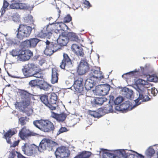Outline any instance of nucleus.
<instances>
[{"label":"nucleus","instance_id":"f257e3e1","mask_svg":"<svg viewBox=\"0 0 158 158\" xmlns=\"http://www.w3.org/2000/svg\"><path fill=\"white\" fill-rule=\"evenodd\" d=\"M19 93L22 100L20 102H16L15 104V106L16 109L26 113L28 116H29L33 112L32 108H28V107L31 104V98L33 95L26 90L21 89L19 90Z\"/></svg>","mask_w":158,"mask_h":158},{"label":"nucleus","instance_id":"f03ea898","mask_svg":"<svg viewBox=\"0 0 158 158\" xmlns=\"http://www.w3.org/2000/svg\"><path fill=\"white\" fill-rule=\"evenodd\" d=\"M136 83V90L137 91V94L139 95V97L135 101L136 105H139L141 103V102H139L140 100H141L142 102H146L150 99L148 95V93L147 87L145 86V85H148V82L143 79H139L137 80Z\"/></svg>","mask_w":158,"mask_h":158},{"label":"nucleus","instance_id":"7ed1b4c3","mask_svg":"<svg viewBox=\"0 0 158 158\" xmlns=\"http://www.w3.org/2000/svg\"><path fill=\"white\" fill-rule=\"evenodd\" d=\"M33 123L36 127L44 132L53 131L55 129L53 124L48 120H36Z\"/></svg>","mask_w":158,"mask_h":158},{"label":"nucleus","instance_id":"20e7f679","mask_svg":"<svg viewBox=\"0 0 158 158\" xmlns=\"http://www.w3.org/2000/svg\"><path fill=\"white\" fill-rule=\"evenodd\" d=\"M32 29L31 27L24 24H21L16 30V37L20 40L28 37L30 35Z\"/></svg>","mask_w":158,"mask_h":158},{"label":"nucleus","instance_id":"39448f33","mask_svg":"<svg viewBox=\"0 0 158 158\" xmlns=\"http://www.w3.org/2000/svg\"><path fill=\"white\" fill-rule=\"evenodd\" d=\"M55 142L48 139H44L40 143L39 146H37L38 150L42 152L44 150H46L49 151L52 149V147L54 146Z\"/></svg>","mask_w":158,"mask_h":158},{"label":"nucleus","instance_id":"423d86ee","mask_svg":"<svg viewBox=\"0 0 158 158\" xmlns=\"http://www.w3.org/2000/svg\"><path fill=\"white\" fill-rule=\"evenodd\" d=\"M70 153L68 148L62 146L57 148L55 154L56 158H69Z\"/></svg>","mask_w":158,"mask_h":158},{"label":"nucleus","instance_id":"0eeeda50","mask_svg":"<svg viewBox=\"0 0 158 158\" xmlns=\"http://www.w3.org/2000/svg\"><path fill=\"white\" fill-rule=\"evenodd\" d=\"M38 65L33 63L28 64L22 69L24 75L27 77H31L34 71L37 70Z\"/></svg>","mask_w":158,"mask_h":158},{"label":"nucleus","instance_id":"6e6552de","mask_svg":"<svg viewBox=\"0 0 158 158\" xmlns=\"http://www.w3.org/2000/svg\"><path fill=\"white\" fill-rule=\"evenodd\" d=\"M73 86L77 93H82L84 90L83 78L80 76H76L74 78Z\"/></svg>","mask_w":158,"mask_h":158},{"label":"nucleus","instance_id":"1a4fd4ad","mask_svg":"<svg viewBox=\"0 0 158 158\" xmlns=\"http://www.w3.org/2000/svg\"><path fill=\"white\" fill-rule=\"evenodd\" d=\"M73 66L72 61L67 54L64 53L63 54V58L60 63V68L62 69L67 70Z\"/></svg>","mask_w":158,"mask_h":158},{"label":"nucleus","instance_id":"9d476101","mask_svg":"<svg viewBox=\"0 0 158 158\" xmlns=\"http://www.w3.org/2000/svg\"><path fill=\"white\" fill-rule=\"evenodd\" d=\"M88 77L97 82L104 78V75L102 72L100 71V69L99 70H90L89 73Z\"/></svg>","mask_w":158,"mask_h":158},{"label":"nucleus","instance_id":"9b49d317","mask_svg":"<svg viewBox=\"0 0 158 158\" xmlns=\"http://www.w3.org/2000/svg\"><path fill=\"white\" fill-rule=\"evenodd\" d=\"M54 32V29L52 26L51 25H48L47 27H44L38 35L39 37L41 38L47 37L50 39Z\"/></svg>","mask_w":158,"mask_h":158},{"label":"nucleus","instance_id":"f8f14e48","mask_svg":"<svg viewBox=\"0 0 158 158\" xmlns=\"http://www.w3.org/2000/svg\"><path fill=\"white\" fill-rule=\"evenodd\" d=\"M33 56V53L30 50H20L19 52L18 59L22 61H25L30 59Z\"/></svg>","mask_w":158,"mask_h":158},{"label":"nucleus","instance_id":"ddd939ff","mask_svg":"<svg viewBox=\"0 0 158 158\" xmlns=\"http://www.w3.org/2000/svg\"><path fill=\"white\" fill-rule=\"evenodd\" d=\"M35 148L37 146L34 144L31 145L25 143L24 145L22 147V149L24 153L29 156H31L34 154L35 151Z\"/></svg>","mask_w":158,"mask_h":158},{"label":"nucleus","instance_id":"4468645a","mask_svg":"<svg viewBox=\"0 0 158 158\" xmlns=\"http://www.w3.org/2000/svg\"><path fill=\"white\" fill-rule=\"evenodd\" d=\"M58 102V97L55 93H53L50 94H49L48 103L49 106H48V107L50 110H56V107L54 105Z\"/></svg>","mask_w":158,"mask_h":158},{"label":"nucleus","instance_id":"2eb2a0df","mask_svg":"<svg viewBox=\"0 0 158 158\" xmlns=\"http://www.w3.org/2000/svg\"><path fill=\"white\" fill-rule=\"evenodd\" d=\"M110 89V86L108 84L98 85L96 88V92L99 95H107Z\"/></svg>","mask_w":158,"mask_h":158},{"label":"nucleus","instance_id":"dca6fc26","mask_svg":"<svg viewBox=\"0 0 158 158\" xmlns=\"http://www.w3.org/2000/svg\"><path fill=\"white\" fill-rule=\"evenodd\" d=\"M89 69V67L88 63L85 60H81L78 66L77 71L79 75L85 74Z\"/></svg>","mask_w":158,"mask_h":158},{"label":"nucleus","instance_id":"f3484780","mask_svg":"<svg viewBox=\"0 0 158 158\" xmlns=\"http://www.w3.org/2000/svg\"><path fill=\"white\" fill-rule=\"evenodd\" d=\"M40 41V40L36 38H30L23 41L22 44L25 48H34Z\"/></svg>","mask_w":158,"mask_h":158},{"label":"nucleus","instance_id":"a211bd4d","mask_svg":"<svg viewBox=\"0 0 158 158\" xmlns=\"http://www.w3.org/2000/svg\"><path fill=\"white\" fill-rule=\"evenodd\" d=\"M36 133L31 131L26 128V127H23L19 131V135L22 140H25L26 139L31 136H35Z\"/></svg>","mask_w":158,"mask_h":158},{"label":"nucleus","instance_id":"6ab92c4d","mask_svg":"<svg viewBox=\"0 0 158 158\" xmlns=\"http://www.w3.org/2000/svg\"><path fill=\"white\" fill-rule=\"evenodd\" d=\"M17 131L15 128L10 129L4 133L3 137L6 139L8 143L11 144L12 142L10 138L13 135L17 133Z\"/></svg>","mask_w":158,"mask_h":158},{"label":"nucleus","instance_id":"aec40b11","mask_svg":"<svg viewBox=\"0 0 158 158\" xmlns=\"http://www.w3.org/2000/svg\"><path fill=\"white\" fill-rule=\"evenodd\" d=\"M72 51L78 56L83 57L84 55L83 48L77 45L73 44L71 47Z\"/></svg>","mask_w":158,"mask_h":158},{"label":"nucleus","instance_id":"412c9836","mask_svg":"<svg viewBox=\"0 0 158 158\" xmlns=\"http://www.w3.org/2000/svg\"><path fill=\"white\" fill-rule=\"evenodd\" d=\"M51 116L60 122H63L65 119L67 114L63 112L60 114H56L53 111L51 112Z\"/></svg>","mask_w":158,"mask_h":158},{"label":"nucleus","instance_id":"4be33fe9","mask_svg":"<svg viewBox=\"0 0 158 158\" xmlns=\"http://www.w3.org/2000/svg\"><path fill=\"white\" fill-rule=\"evenodd\" d=\"M58 44L60 46H65L69 41V40L67 36L60 35L57 39Z\"/></svg>","mask_w":158,"mask_h":158},{"label":"nucleus","instance_id":"5701e85b","mask_svg":"<svg viewBox=\"0 0 158 158\" xmlns=\"http://www.w3.org/2000/svg\"><path fill=\"white\" fill-rule=\"evenodd\" d=\"M69 40L79 43L81 40L79 37L76 33L73 32H69L67 35Z\"/></svg>","mask_w":158,"mask_h":158},{"label":"nucleus","instance_id":"b1692460","mask_svg":"<svg viewBox=\"0 0 158 158\" xmlns=\"http://www.w3.org/2000/svg\"><path fill=\"white\" fill-rule=\"evenodd\" d=\"M123 94L127 98L131 99L133 95V92L128 88L125 87L122 90Z\"/></svg>","mask_w":158,"mask_h":158},{"label":"nucleus","instance_id":"393cba45","mask_svg":"<svg viewBox=\"0 0 158 158\" xmlns=\"http://www.w3.org/2000/svg\"><path fill=\"white\" fill-rule=\"evenodd\" d=\"M57 72V70L56 68H53L52 69L51 81L52 84H55L58 82L59 74Z\"/></svg>","mask_w":158,"mask_h":158},{"label":"nucleus","instance_id":"a878e982","mask_svg":"<svg viewBox=\"0 0 158 158\" xmlns=\"http://www.w3.org/2000/svg\"><path fill=\"white\" fill-rule=\"evenodd\" d=\"M97 82L88 78L85 83V87L86 90H89L93 87L94 85L96 84Z\"/></svg>","mask_w":158,"mask_h":158},{"label":"nucleus","instance_id":"bb28decb","mask_svg":"<svg viewBox=\"0 0 158 158\" xmlns=\"http://www.w3.org/2000/svg\"><path fill=\"white\" fill-rule=\"evenodd\" d=\"M10 7L11 9H25L27 8V6L25 4L20 3H12L10 5Z\"/></svg>","mask_w":158,"mask_h":158},{"label":"nucleus","instance_id":"cd10ccee","mask_svg":"<svg viewBox=\"0 0 158 158\" xmlns=\"http://www.w3.org/2000/svg\"><path fill=\"white\" fill-rule=\"evenodd\" d=\"M92 154L90 152L84 151L80 152L73 158H89Z\"/></svg>","mask_w":158,"mask_h":158},{"label":"nucleus","instance_id":"c85d7f7f","mask_svg":"<svg viewBox=\"0 0 158 158\" xmlns=\"http://www.w3.org/2000/svg\"><path fill=\"white\" fill-rule=\"evenodd\" d=\"M108 150L107 149L101 148L100 151V154H102L103 158H110V157H115L113 156V154L111 153H109L107 152ZM116 158H120L119 157H115Z\"/></svg>","mask_w":158,"mask_h":158},{"label":"nucleus","instance_id":"c756f323","mask_svg":"<svg viewBox=\"0 0 158 158\" xmlns=\"http://www.w3.org/2000/svg\"><path fill=\"white\" fill-rule=\"evenodd\" d=\"M48 95L49 94H43L40 95V99L41 101L48 107V106H49L48 103Z\"/></svg>","mask_w":158,"mask_h":158},{"label":"nucleus","instance_id":"7c9ffc66","mask_svg":"<svg viewBox=\"0 0 158 158\" xmlns=\"http://www.w3.org/2000/svg\"><path fill=\"white\" fill-rule=\"evenodd\" d=\"M39 86L41 89L45 91H48L51 88V86L48 84L46 82L44 81H41Z\"/></svg>","mask_w":158,"mask_h":158},{"label":"nucleus","instance_id":"2f4dec72","mask_svg":"<svg viewBox=\"0 0 158 158\" xmlns=\"http://www.w3.org/2000/svg\"><path fill=\"white\" fill-rule=\"evenodd\" d=\"M121 105L123 112H126L127 111H128V110L131 106L130 102L128 101H126Z\"/></svg>","mask_w":158,"mask_h":158},{"label":"nucleus","instance_id":"473e14b6","mask_svg":"<svg viewBox=\"0 0 158 158\" xmlns=\"http://www.w3.org/2000/svg\"><path fill=\"white\" fill-rule=\"evenodd\" d=\"M147 80L150 82H156L158 81V77L155 74H153L152 75H148Z\"/></svg>","mask_w":158,"mask_h":158},{"label":"nucleus","instance_id":"72a5a7b5","mask_svg":"<svg viewBox=\"0 0 158 158\" xmlns=\"http://www.w3.org/2000/svg\"><path fill=\"white\" fill-rule=\"evenodd\" d=\"M102 111L105 113H108L113 111L112 106L110 104L107 105L102 109Z\"/></svg>","mask_w":158,"mask_h":158},{"label":"nucleus","instance_id":"f704fd0d","mask_svg":"<svg viewBox=\"0 0 158 158\" xmlns=\"http://www.w3.org/2000/svg\"><path fill=\"white\" fill-rule=\"evenodd\" d=\"M54 49H52L50 47L46 46V48L44 51V53L48 56H50L54 52Z\"/></svg>","mask_w":158,"mask_h":158},{"label":"nucleus","instance_id":"c9c22d12","mask_svg":"<svg viewBox=\"0 0 158 158\" xmlns=\"http://www.w3.org/2000/svg\"><path fill=\"white\" fill-rule=\"evenodd\" d=\"M29 119L27 117H22L19 118V123L22 126H23L28 121Z\"/></svg>","mask_w":158,"mask_h":158},{"label":"nucleus","instance_id":"e433bc0d","mask_svg":"<svg viewBox=\"0 0 158 158\" xmlns=\"http://www.w3.org/2000/svg\"><path fill=\"white\" fill-rule=\"evenodd\" d=\"M41 69L38 70L37 71L34 72L32 77H34L38 78H42L43 77V74L42 73L40 70Z\"/></svg>","mask_w":158,"mask_h":158},{"label":"nucleus","instance_id":"4c0bfd02","mask_svg":"<svg viewBox=\"0 0 158 158\" xmlns=\"http://www.w3.org/2000/svg\"><path fill=\"white\" fill-rule=\"evenodd\" d=\"M42 80L38 79L31 80L29 82V85L31 87H34L38 85V83Z\"/></svg>","mask_w":158,"mask_h":158},{"label":"nucleus","instance_id":"58836bf2","mask_svg":"<svg viewBox=\"0 0 158 158\" xmlns=\"http://www.w3.org/2000/svg\"><path fill=\"white\" fill-rule=\"evenodd\" d=\"M9 4V3L7 1L5 0H4L3 6L0 11L1 12L2 15H3L6 12V9H7Z\"/></svg>","mask_w":158,"mask_h":158},{"label":"nucleus","instance_id":"ea45409f","mask_svg":"<svg viewBox=\"0 0 158 158\" xmlns=\"http://www.w3.org/2000/svg\"><path fill=\"white\" fill-rule=\"evenodd\" d=\"M155 153L154 149L152 148H149L147 151L146 155L148 158H151Z\"/></svg>","mask_w":158,"mask_h":158},{"label":"nucleus","instance_id":"a19ab883","mask_svg":"<svg viewBox=\"0 0 158 158\" xmlns=\"http://www.w3.org/2000/svg\"><path fill=\"white\" fill-rule=\"evenodd\" d=\"M105 99L102 98L97 97L95 99L94 102L96 104L101 105L105 101Z\"/></svg>","mask_w":158,"mask_h":158},{"label":"nucleus","instance_id":"79ce46f5","mask_svg":"<svg viewBox=\"0 0 158 158\" xmlns=\"http://www.w3.org/2000/svg\"><path fill=\"white\" fill-rule=\"evenodd\" d=\"M89 114L94 118H99L100 116L99 113L95 111H90L89 112Z\"/></svg>","mask_w":158,"mask_h":158},{"label":"nucleus","instance_id":"37998d69","mask_svg":"<svg viewBox=\"0 0 158 158\" xmlns=\"http://www.w3.org/2000/svg\"><path fill=\"white\" fill-rule=\"evenodd\" d=\"M12 17L13 20L15 22L19 21L20 20V16L17 13H14Z\"/></svg>","mask_w":158,"mask_h":158},{"label":"nucleus","instance_id":"c03bdc74","mask_svg":"<svg viewBox=\"0 0 158 158\" xmlns=\"http://www.w3.org/2000/svg\"><path fill=\"white\" fill-rule=\"evenodd\" d=\"M33 20V17L31 16L28 15L24 18V22L26 23H30Z\"/></svg>","mask_w":158,"mask_h":158},{"label":"nucleus","instance_id":"a18cd8bd","mask_svg":"<svg viewBox=\"0 0 158 158\" xmlns=\"http://www.w3.org/2000/svg\"><path fill=\"white\" fill-rule=\"evenodd\" d=\"M123 101V98L121 97L117 98L114 101V103L115 105H118L120 104Z\"/></svg>","mask_w":158,"mask_h":158},{"label":"nucleus","instance_id":"49530a36","mask_svg":"<svg viewBox=\"0 0 158 158\" xmlns=\"http://www.w3.org/2000/svg\"><path fill=\"white\" fill-rule=\"evenodd\" d=\"M58 44H53V43L52 44H51L50 47L52 49H54V52H56L58 50L59 48L57 47Z\"/></svg>","mask_w":158,"mask_h":158},{"label":"nucleus","instance_id":"de8ad7c7","mask_svg":"<svg viewBox=\"0 0 158 158\" xmlns=\"http://www.w3.org/2000/svg\"><path fill=\"white\" fill-rule=\"evenodd\" d=\"M72 20V17L70 15H67L64 19V23H67L70 22Z\"/></svg>","mask_w":158,"mask_h":158},{"label":"nucleus","instance_id":"09e8293b","mask_svg":"<svg viewBox=\"0 0 158 158\" xmlns=\"http://www.w3.org/2000/svg\"><path fill=\"white\" fill-rule=\"evenodd\" d=\"M7 43L9 45H15L16 44L15 40L9 39L7 40Z\"/></svg>","mask_w":158,"mask_h":158},{"label":"nucleus","instance_id":"8fccbe9b","mask_svg":"<svg viewBox=\"0 0 158 158\" xmlns=\"http://www.w3.org/2000/svg\"><path fill=\"white\" fill-rule=\"evenodd\" d=\"M68 130L65 127H61L59 130L57 134H60L61 133L66 132Z\"/></svg>","mask_w":158,"mask_h":158},{"label":"nucleus","instance_id":"3c124183","mask_svg":"<svg viewBox=\"0 0 158 158\" xmlns=\"http://www.w3.org/2000/svg\"><path fill=\"white\" fill-rule=\"evenodd\" d=\"M10 54L13 56H18L19 55L18 52L16 50H13L11 52H10Z\"/></svg>","mask_w":158,"mask_h":158},{"label":"nucleus","instance_id":"603ef678","mask_svg":"<svg viewBox=\"0 0 158 158\" xmlns=\"http://www.w3.org/2000/svg\"><path fill=\"white\" fill-rule=\"evenodd\" d=\"M19 140H18L16 141H15L13 144H12L11 143V144H10V147H16V146H17L18 144H19Z\"/></svg>","mask_w":158,"mask_h":158},{"label":"nucleus","instance_id":"864d4df0","mask_svg":"<svg viewBox=\"0 0 158 158\" xmlns=\"http://www.w3.org/2000/svg\"><path fill=\"white\" fill-rule=\"evenodd\" d=\"M151 93L153 95V96H155L156 94L157 91L156 89L155 88H152L151 90Z\"/></svg>","mask_w":158,"mask_h":158},{"label":"nucleus","instance_id":"5fc2aeb1","mask_svg":"<svg viewBox=\"0 0 158 158\" xmlns=\"http://www.w3.org/2000/svg\"><path fill=\"white\" fill-rule=\"evenodd\" d=\"M15 153H17L18 154V152L15 151V150L12 151L10 152L11 157L14 158L16 156Z\"/></svg>","mask_w":158,"mask_h":158},{"label":"nucleus","instance_id":"6e6d98bb","mask_svg":"<svg viewBox=\"0 0 158 158\" xmlns=\"http://www.w3.org/2000/svg\"><path fill=\"white\" fill-rule=\"evenodd\" d=\"M115 110L118 111H122L123 110L122 109L121 105L120 104L119 106L117 105L115 107Z\"/></svg>","mask_w":158,"mask_h":158},{"label":"nucleus","instance_id":"4d7b16f0","mask_svg":"<svg viewBox=\"0 0 158 158\" xmlns=\"http://www.w3.org/2000/svg\"><path fill=\"white\" fill-rule=\"evenodd\" d=\"M84 4L86 5V7H89L90 6V3L88 1L85 0L84 2Z\"/></svg>","mask_w":158,"mask_h":158},{"label":"nucleus","instance_id":"13d9d810","mask_svg":"<svg viewBox=\"0 0 158 158\" xmlns=\"http://www.w3.org/2000/svg\"><path fill=\"white\" fill-rule=\"evenodd\" d=\"M135 153L136 154V157L137 158H144V157L142 155L138 153L137 152H135Z\"/></svg>","mask_w":158,"mask_h":158},{"label":"nucleus","instance_id":"bf43d9fd","mask_svg":"<svg viewBox=\"0 0 158 158\" xmlns=\"http://www.w3.org/2000/svg\"><path fill=\"white\" fill-rule=\"evenodd\" d=\"M53 42H50L49 41L47 40L46 42V46L50 47L51 44H52Z\"/></svg>","mask_w":158,"mask_h":158},{"label":"nucleus","instance_id":"052dcab7","mask_svg":"<svg viewBox=\"0 0 158 158\" xmlns=\"http://www.w3.org/2000/svg\"><path fill=\"white\" fill-rule=\"evenodd\" d=\"M135 73V72L134 71H131V72H130L129 73H126V74L128 75H130L131 74L132 75H134Z\"/></svg>","mask_w":158,"mask_h":158},{"label":"nucleus","instance_id":"680f3d73","mask_svg":"<svg viewBox=\"0 0 158 158\" xmlns=\"http://www.w3.org/2000/svg\"><path fill=\"white\" fill-rule=\"evenodd\" d=\"M39 56H40L38 55L35 56L33 58L34 60H37Z\"/></svg>","mask_w":158,"mask_h":158},{"label":"nucleus","instance_id":"e2e57ef3","mask_svg":"<svg viewBox=\"0 0 158 158\" xmlns=\"http://www.w3.org/2000/svg\"><path fill=\"white\" fill-rule=\"evenodd\" d=\"M157 158H158V152H157Z\"/></svg>","mask_w":158,"mask_h":158},{"label":"nucleus","instance_id":"0e129e2a","mask_svg":"<svg viewBox=\"0 0 158 158\" xmlns=\"http://www.w3.org/2000/svg\"><path fill=\"white\" fill-rule=\"evenodd\" d=\"M92 124V123L91 122H90V123H89V125H91Z\"/></svg>","mask_w":158,"mask_h":158},{"label":"nucleus","instance_id":"69168bd1","mask_svg":"<svg viewBox=\"0 0 158 158\" xmlns=\"http://www.w3.org/2000/svg\"><path fill=\"white\" fill-rule=\"evenodd\" d=\"M88 121H89V119H88V120H87V122H88Z\"/></svg>","mask_w":158,"mask_h":158}]
</instances>
